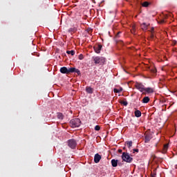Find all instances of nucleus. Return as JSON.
<instances>
[{
    "label": "nucleus",
    "mask_w": 177,
    "mask_h": 177,
    "mask_svg": "<svg viewBox=\"0 0 177 177\" xmlns=\"http://www.w3.org/2000/svg\"><path fill=\"white\" fill-rule=\"evenodd\" d=\"M92 60L94 62L95 64H98L99 66H103V64L106 63V58L104 57H93Z\"/></svg>",
    "instance_id": "nucleus-1"
},
{
    "label": "nucleus",
    "mask_w": 177,
    "mask_h": 177,
    "mask_svg": "<svg viewBox=\"0 0 177 177\" xmlns=\"http://www.w3.org/2000/svg\"><path fill=\"white\" fill-rule=\"evenodd\" d=\"M71 128H78L81 125V120L80 118H74L70 121Z\"/></svg>",
    "instance_id": "nucleus-2"
},
{
    "label": "nucleus",
    "mask_w": 177,
    "mask_h": 177,
    "mask_svg": "<svg viewBox=\"0 0 177 177\" xmlns=\"http://www.w3.org/2000/svg\"><path fill=\"white\" fill-rule=\"evenodd\" d=\"M122 160H123L125 162H131L133 160V158L131 157L129 153L128 152H123L122 154Z\"/></svg>",
    "instance_id": "nucleus-3"
},
{
    "label": "nucleus",
    "mask_w": 177,
    "mask_h": 177,
    "mask_svg": "<svg viewBox=\"0 0 177 177\" xmlns=\"http://www.w3.org/2000/svg\"><path fill=\"white\" fill-rule=\"evenodd\" d=\"M59 71L62 74H71L74 71V69L71 68H67V67L64 66L60 68Z\"/></svg>",
    "instance_id": "nucleus-4"
},
{
    "label": "nucleus",
    "mask_w": 177,
    "mask_h": 177,
    "mask_svg": "<svg viewBox=\"0 0 177 177\" xmlns=\"http://www.w3.org/2000/svg\"><path fill=\"white\" fill-rule=\"evenodd\" d=\"M67 143L68 147H70L71 149H75V147H77V140L74 139L68 140Z\"/></svg>",
    "instance_id": "nucleus-5"
},
{
    "label": "nucleus",
    "mask_w": 177,
    "mask_h": 177,
    "mask_svg": "<svg viewBox=\"0 0 177 177\" xmlns=\"http://www.w3.org/2000/svg\"><path fill=\"white\" fill-rule=\"evenodd\" d=\"M135 86L138 91H140V92H142V93L145 92V85H143V84L136 82Z\"/></svg>",
    "instance_id": "nucleus-6"
},
{
    "label": "nucleus",
    "mask_w": 177,
    "mask_h": 177,
    "mask_svg": "<svg viewBox=\"0 0 177 177\" xmlns=\"http://www.w3.org/2000/svg\"><path fill=\"white\" fill-rule=\"evenodd\" d=\"M149 93H154V88L151 87H145L144 91L142 92V95H147Z\"/></svg>",
    "instance_id": "nucleus-7"
},
{
    "label": "nucleus",
    "mask_w": 177,
    "mask_h": 177,
    "mask_svg": "<svg viewBox=\"0 0 177 177\" xmlns=\"http://www.w3.org/2000/svg\"><path fill=\"white\" fill-rule=\"evenodd\" d=\"M121 35V32H118L117 35H115V39L116 44H120V45H124V41L122 40L118 39Z\"/></svg>",
    "instance_id": "nucleus-8"
},
{
    "label": "nucleus",
    "mask_w": 177,
    "mask_h": 177,
    "mask_svg": "<svg viewBox=\"0 0 177 177\" xmlns=\"http://www.w3.org/2000/svg\"><path fill=\"white\" fill-rule=\"evenodd\" d=\"M102 48L103 46H102V44H96L93 46V49L95 53H100V50H102Z\"/></svg>",
    "instance_id": "nucleus-9"
},
{
    "label": "nucleus",
    "mask_w": 177,
    "mask_h": 177,
    "mask_svg": "<svg viewBox=\"0 0 177 177\" xmlns=\"http://www.w3.org/2000/svg\"><path fill=\"white\" fill-rule=\"evenodd\" d=\"M100 160H102V156L99 155V153H96L94 156V162H95V164H97L100 162Z\"/></svg>",
    "instance_id": "nucleus-10"
},
{
    "label": "nucleus",
    "mask_w": 177,
    "mask_h": 177,
    "mask_svg": "<svg viewBox=\"0 0 177 177\" xmlns=\"http://www.w3.org/2000/svg\"><path fill=\"white\" fill-rule=\"evenodd\" d=\"M111 165L112 167H118V165H121V163H118V160L112 159Z\"/></svg>",
    "instance_id": "nucleus-11"
},
{
    "label": "nucleus",
    "mask_w": 177,
    "mask_h": 177,
    "mask_svg": "<svg viewBox=\"0 0 177 177\" xmlns=\"http://www.w3.org/2000/svg\"><path fill=\"white\" fill-rule=\"evenodd\" d=\"M86 92L87 93L92 94V93H93V88L91 86H86Z\"/></svg>",
    "instance_id": "nucleus-12"
},
{
    "label": "nucleus",
    "mask_w": 177,
    "mask_h": 177,
    "mask_svg": "<svg viewBox=\"0 0 177 177\" xmlns=\"http://www.w3.org/2000/svg\"><path fill=\"white\" fill-rule=\"evenodd\" d=\"M153 137H151V135L147 134L145 136V143H149V140H151Z\"/></svg>",
    "instance_id": "nucleus-13"
},
{
    "label": "nucleus",
    "mask_w": 177,
    "mask_h": 177,
    "mask_svg": "<svg viewBox=\"0 0 177 177\" xmlns=\"http://www.w3.org/2000/svg\"><path fill=\"white\" fill-rule=\"evenodd\" d=\"M135 116L137 117V118H139V117H142V112L139 110H136L134 111Z\"/></svg>",
    "instance_id": "nucleus-14"
},
{
    "label": "nucleus",
    "mask_w": 177,
    "mask_h": 177,
    "mask_svg": "<svg viewBox=\"0 0 177 177\" xmlns=\"http://www.w3.org/2000/svg\"><path fill=\"white\" fill-rule=\"evenodd\" d=\"M147 27H149V25L146 23H143L142 24H141V28L144 31H146V30H147Z\"/></svg>",
    "instance_id": "nucleus-15"
},
{
    "label": "nucleus",
    "mask_w": 177,
    "mask_h": 177,
    "mask_svg": "<svg viewBox=\"0 0 177 177\" xmlns=\"http://www.w3.org/2000/svg\"><path fill=\"white\" fill-rule=\"evenodd\" d=\"M142 102V103H149L150 102V98L149 97H144Z\"/></svg>",
    "instance_id": "nucleus-16"
},
{
    "label": "nucleus",
    "mask_w": 177,
    "mask_h": 177,
    "mask_svg": "<svg viewBox=\"0 0 177 177\" xmlns=\"http://www.w3.org/2000/svg\"><path fill=\"white\" fill-rule=\"evenodd\" d=\"M133 142L132 141H126L125 142V145H127V147L129 149H131V147H132V145H133Z\"/></svg>",
    "instance_id": "nucleus-17"
},
{
    "label": "nucleus",
    "mask_w": 177,
    "mask_h": 177,
    "mask_svg": "<svg viewBox=\"0 0 177 177\" xmlns=\"http://www.w3.org/2000/svg\"><path fill=\"white\" fill-rule=\"evenodd\" d=\"M167 150H168V144H166V145H164L162 153L163 154H165V153H167Z\"/></svg>",
    "instance_id": "nucleus-18"
},
{
    "label": "nucleus",
    "mask_w": 177,
    "mask_h": 177,
    "mask_svg": "<svg viewBox=\"0 0 177 177\" xmlns=\"http://www.w3.org/2000/svg\"><path fill=\"white\" fill-rule=\"evenodd\" d=\"M72 69H73V73H77V75H81V71L79 69H77L75 68H71Z\"/></svg>",
    "instance_id": "nucleus-19"
},
{
    "label": "nucleus",
    "mask_w": 177,
    "mask_h": 177,
    "mask_svg": "<svg viewBox=\"0 0 177 177\" xmlns=\"http://www.w3.org/2000/svg\"><path fill=\"white\" fill-rule=\"evenodd\" d=\"M113 91H114L115 93H120V92H122V88L120 87V89L114 88Z\"/></svg>",
    "instance_id": "nucleus-20"
},
{
    "label": "nucleus",
    "mask_w": 177,
    "mask_h": 177,
    "mask_svg": "<svg viewBox=\"0 0 177 177\" xmlns=\"http://www.w3.org/2000/svg\"><path fill=\"white\" fill-rule=\"evenodd\" d=\"M66 53L68 55H71V56H74V55H75V51H74L73 50H67Z\"/></svg>",
    "instance_id": "nucleus-21"
},
{
    "label": "nucleus",
    "mask_w": 177,
    "mask_h": 177,
    "mask_svg": "<svg viewBox=\"0 0 177 177\" xmlns=\"http://www.w3.org/2000/svg\"><path fill=\"white\" fill-rule=\"evenodd\" d=\"M149 5H150V3L147 1H145L144 3H142V6H143V8H147Z\"/></svg>",
    "instance_id": "nucleus-22"
},
{
    "label": "nucleus",
    "mask_w": 177,
    "mask_h": 177,
    "mask_svg": "<svg viewBox=\"0 0 177 177\" xmlns=\"http://www.w3.org/2000/svg\"><path fill=\"white\" fill-rule=\"evenodd\" d=\"M120 104H122L123 106H128V102L127 101H121Z\"/></svg>",
    "instance_id": "nucleus-23"
},
{
    "label": "nucleus",
    "mask_w": 177,
    "mask_h": 177,
    "mask_svg": "<svg viewBox=\"0 0 177 177\" xmlns=\"http://www.w3.org/2000/svg\"><path fill=\"white\" fill-rule=\"evenodd\" d=\"M151 73H153V74H156V73H157V69H156V68H153L152 69H151Z\"/></svg>",
    "instance_id": "nucleus-24"
},
{
    "label": "nucleus",
    "mask_w": 177,
    "mask_h": 177,
    "mask_svg": "<svg viewBox=\"0 0 177 177\" xmlns=\"http://www.w3.org/2000/svg\"><path fill=\"white\" fill-rule=\"evenodd\" d=\"M57 118H58L59 120H63V114L59 113L58 115H57Z\"/></svg>",
    "instance_id": "nucleus-25"
},
{
    "label": "nucleus",
    "mask_w": 177,
    "mask_h": 177,
    "mask_svg": "<svg viewBox=\"0 0 177 177\" xmlns=\"http://www.w3.org/2000/svg\"><path fill=\"white\" fill-rule=\"evenodd\" d=\"M95 131H100V126L96 125L95 127Z\"/></svg>",
    "instance_id": "nucleus-26"
},
{
    "label": "nucleus",
    "mask_w": 177,
    "mask_h": 177,
    "mask_svg": "<svg viewBox=\"0 0 177 177\" xmlns=\"http://www.w3.org/2000/svg\"><path fill=\"white\" fill-rule=\"evenodd\" d=\"M133 153H139V149H133Z\"/></svg>",
    "instance_id": "nucleus-27"
},
{
    "label": "nucleus",
    "mask_w": 177,
    "mask_h": 177,
    "mask_svg": "<svg viewBox=\"0 0 177 177\" xmlns=\"http://www.w3.org/2000/svg\"><path fill=\"white\" fill-rule=\"evenodd\" d=\"M158 23H160V24H164V23H165V21L164 19H161L158 21Z\"/></svg>",
    "instance_id": "nucleus-28"
},
{
    "label": "nucleus",
    "mask_w": 177,
    "mask_h": 177,
    "mask_svg": "<svg viewBox=\"0 0 177 177\" xmlns=\"http://www.w3.org/2000/svg\"><path fill=\"white\" fill-rule=\"evenodd\" d=\"M79 59H80V60H82V59H84V55H79Z\"/></svg>",
    "instance_id": "nucleus-29"
},
{
    "label": "nucleus",
    "mask_w": 177,
    "mask_h": 177,
    "mask_svg": "<svg viewBox=\"0 0 177 177\" xmlns=\"http://www.w3.org/2000/svg\"><path fill=\"white\" fill-rule=\"evenodd\" d=\"M118 153H122V149H118Z\"/></svg>",
    "instance_id": "nucleus-30"
},
{
    "label": "nucleus",
    "mask_w": 177,
    "mask_h": 177,
    "mask_svg": "<svg viewBox=\"0 0 177 177\" xmlns=\"http://www.w3.org/2000/svg\"><path fill=\"white\" fill-rule=\"evenodd\" d=\"M151 157H152L153 160H156V156L154 155H152Z\"/></svg>",
    "instance_id": "nucleus-31"
},
{
    "label": "nucleus",
    "mask_w": 177,
    "mask_h": 177,
    "mask_svg": "<svg viewBox=\"0 0 177 177\" xmlns=\"http://www.w3.org/2000/svg\"><path fill=\"white\" fill-rule=\"evenodd\" d=\"M135 31V27H133V30H131V32H133Z\"/></svg>",
    "instance_id": "nucleus-32"
},
{
    "label": "nucleus",
    "mask_w": 177,
    "mask_h": 177,
    "mask_svg": "<svg viewBox=\"0 0 177 177\" xmlns=\"http://www.w3.org/2000/svg\"><path fill=\"white\" fill-rule=\"evenodd\" d=\"M88 32H89V31H92V29H88Z\"/></svg>",
    "instance_id": "nucleus-33"
},
{
    "label": "nucleus",
    "mask_w": 177,
    "mask_h": 177,
    "mask_svg": "<svg viewBox=\"0 0 177 177\" xmlns=\"http://www.w3.org/2000/svg\"><path fill=\"white\" fill-rule=\"evenodd\" d=\"M152 177H156V174H153V175H152Z\"/></svg>",
    "instance_id": "nucleus-34"
},
{
    "label": "nucleus",
    "mask_w": 177,
    "mask_h": 177,
    "mask_svg": "<svg viewBox=\"0 0 177 177\" xmlns=\"http://www.w3.org/2000/svg\"><path fill=\"white\" fill-rule=\"evenodd\" d=\"M102 2H101V3L99 5V6H100V5H102Z\"/></svg>",
    "instance_id": "nucleus-35"
},
{
    "label": "nucleus",
    "mask_w": 177,
    "mask_h": 177,
    "mask_svg": "<svg viewBox=\"0 0 177 177\" xmlns=\"http://www.w3.org/2000/svg\"><path fill=\"white\" fill-rule=\"evenodd\" d=\"M154 30V28H152V31H153Z\"/></svg>",
    "instance_id": "nucleus-36"
}]
</instances>
